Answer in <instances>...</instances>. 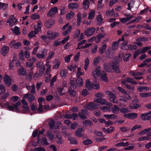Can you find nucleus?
<instances>
[{
    "label": "nucleus",
    "instance_id": "obj_5",
    "mask_svg": "<svg viewBox=\"0 0 151 151\" xmlns=\"http://www.w3.org/2000/svg\"><path fill=\"white\" fill-rule=\"evenodd\" d=\"M4 84L8 87H9L12 84L11 78L7 75H5L4 77Z\"/></svg>",
    "mask_w": 151,
    "mask_h": 151
},
{
    "label": "nucleus",
    "instance_id": "obj_12",
    "mask_svg": "<svg viewBox=\"0 0 151 151\" xmlns=\"http://www.w3.org/2000/svg\"><path fill=\"white\" fill-rule=\"evenodd\" d=\"M9 49L8 46L5 45L2 46L1 51V54L4 57L6 56L9 52Z\"/></svg>",
    "mask_w": 151,
    "mask_h": 151
},
{
    "label": "nucleus",
    "instance_id": "obj_42",
    "mask_svg": "<svg viewBox=\"0 0 151 151\" xmlns=\"http://www.w3.org/2000/svg\"><path fill=\"white\" fill-rule=\"evenodd\" d=\"M109 97V100L111 102L115 103H117L115 95H110Z\"/></svg>",
    "mask_w": 151,
    "mask_h": 151
},
{
    "label": "nucleus",
    "instance_id": "obj_33",
    "mask_svg": "<svg viewBox=\"0 0 151 151\" xmlns=\"http://www.w3.org/2000/svg\"><path fill=\"white\" fill-rule=\"evenodd\" d=\"M77 25L79 26L81 22V13H78L77 15Z\"/></svg>",
    "mask_w": 151,
    "mask_h": 151
},
{
    "label": "nucleus",
    "instance_id": "obj_48",
    "mask_svg": "<svg viewBox=\"0 0 151 151\" xmlns=\"http://www.w3.org/2000/svg\"><path fill=\"white\" fill-rule=\"evenodd\" d=\"M148 89V87L147 86H140L138 87L137 90L140 92L145 91Z\"/></svg>",
    "mask_w": 151,
    "mask_h": 151
},
{
    "label": "nucleus",
    "instance_id": "obj_34",
    "mask_svg": "<svg viewBox=\"0 0 151 151\" xmlns=\"http://www.w3.org/2000/svg\"><path fill=\"white\" fill-rule=\"evenodd\" d=\"M83 129L82 128H80L78 129L75 132L76 135L78 137H82L83 134H81Z\"/></svg>",
    "mask_w": 151,
    "mask_h": 151
},
{
    "label": "nucleus",
    "instance_id": "obj_58",
    "mask_svg": "<svg viewBox=\"0 0 151 151\" xmlns=\"http://www.w3.org/2000/svg\"><path fill=\"white\" fill-rule=\"evenodd\" d=\"M75 83L76 82H75L74 80H70V84L73 89H76L77 87V86L76 85Z\"/></svg>",
    "mask_w": 151,
    "mask_h": 151
},
{
    "label": "nucleus",
    "instance_id": "obj_24",
    "mask_svg": "<svg viewBox=\"0 0 151 151\" xmlns=\"http://www.w3.org/2000/svg\"><path fill=\"white\" fill-rule=\"evenodd\" d=\"M118 41L120 43V42H122L120 43V44L122 45L123 46L122 47H124L125 46L127 45L128 42L127 41H125L124 36H122L121 39H119Z\"/></svg>",
    "mask_w": 151,
    "mask_h": 151
},
{
    "label": "nucleus",
    "instance_id": "obj_41",
    "mask_svg": "<svg viewBox=\"0 0 151 151\" xmlns=\"http://www.w3.org/2000/svg\"><path fill=\"white\" fill-rule=\"evenodd\" d=\"M74 15V13L72 11H71L69 13L67 14L66 17L68 19H70L72 18Z\"/></svg>",
    "mask_w": 151,
    "mask_h": 151
},
{
    "label": "nucleus",
    "instance_id": "obj_63",
    "mask_svg": "<svg viewBox=\"0 0 151 151\" xmlns=\"http://www.w3.org/2000/svg\"><path fill=\"white\" fill-rule=\"evenodd\" d=\"M42 27V23L39 20L37 23V24L35 27L38 28V30H41Z\"/></svg>",
    "mask_w": 151,
    "mask_h": 151
},
{
    "label": "nucleus",
    "instance_id": "obj_55",
    "mask_svg": "<svg viewBox=\"0 0 151 151\" xmlns=\"http://www.w3.org/2000/svg\"><path fill=\"white\" fill-rule=\"evenodd\" d=\"M105 35V33L104 32L102 33H99L96 35V37L98 40H100L101 39L104 38Z\"/></svg>",
    "mask_w": 151,
    "mask_h": 151
},
{
    "label": "nucleus",
    "instance_id": "obj_23",
    "mask_svg": "<svg viewBox=\"0 0 151 151\" xmlns=\"http://www.w3.org/2000/svg\"><path fill=\"white\" fill-rule=\"evenodd\" d=\"M92 74L93 76L95 75L99 76L101 75V71L98 68H95L93 71Z\"/></svg>",
    "mask_w": 151,
    "mask_h": 151
},
{
    "label": "nucleus",
    "instance_id": "obj_45",
    "mask_svg": "<svg viewBox=\"0 0 151 151\" xmlns=\"http://www.w3.org/2000/svg\"><path fill=\"white\" fill-rule=\"evenodd\" d=\"M41 143L42 145H49L46 138L44 137H42L41 139Z\"/></svg>",
    "mask_w": 151,
    "mask_h": 151
},
{
    "label": "nucleus",
    "instance_id": "obj_43",
    "mask_svg": "<svg viewBox=\"0 0 151 151\" xmlns=\"http://www.w3.org/2000/svg\"><path fill=\"white\" fill-rule=\"evenodd\" d=\"M46 134L47 137L51 140H53L54 139V136L51 132H50L49 131H47L46 132Z\"/></svg>",
    "mask_w": 151,
    "mask_h": 151
},
{
    "label": "nucleus",
    "instance_id": "obj_60",
    "mask_svg": "<svg viewBox=\"0 0 151 151\" xmlns=\"http://www.w3.org/2000/svg\"><path fill=\"white\" fill-rule=\"evenodd\" d=\"M45 69V66H43V67H41V68H40L39 74L40 76H42L43 75Z\"/></svg>",
    "mask_w": 151,
    "mask_h": 151
},
{
    "label": "nucleus",
    "instance_id": "obj_51",
    "mask_svg": "<svg viewBox=\"0 0 151 151\" xmlns=\"http://www.w3.org/2000/svg\"><path fill=\"white\" fill-rule=\"evenodd\" d=\"M149 140L151 141V138L147 137L146 136L142 137L139 138L138 141Z\"/></svg>",
    "mask_w": 151,
    "mask_h": 151
},
{
    "label": "nucleus",
    "instance_id": "obj_13",
    "mask_svg": "<svg viewBox=\"0 0 151 151\" xmlns=\"http://www.w3.org/2000/svg\"><path fill=\"white\" fill-rule=\"evenodd\" d=\"M111 67L112 69L114 70L115 72L117 73H120V70L119 68V65L116 62H113V65Z\"/></svg>",
    "mask_w": 151,
    "mask_h": 151
},
{
    "label": "nucleus",
    "instance_id": "obj_40",
    "mask_svg": "<svg viewBox=\"0 0 151 151\" xmlns=\"http://www.w3.org/2000/svg\"><path fill=\"white\" fill-rule=\"evenodd\" d=\"M106 47V45H104L99 50V52L101 54H103L104 52Z\"/></svg>",
    "mask_w": 151,
    "mask_h": 151
},
{
    "label": "nucleus",
    "instance_id": "obj_54",
    "mask_svg": "<svg viewBox=\"0 0 151 151\" xmlns=\"http://www.w3.org/2000/svg\"><path fill=\"white\" fill-rule=\"evenodd\" d=\"M97 21L98 22V24L99 25H101L102 23V22L103 20V19L101 17V15H99L96 17Z\"/></svg>",
    "mask_w": 151,
    "mask_h": 151
},
{
    "label": "nucleus",
    "instance_id": "obj_18",
    "mask_svg": "<svg viewBox=\"0 0 151 151\" xmlns=\"http://www.w3.org/2000/svg\"><path fill=\"white\" fill-rule=\"evenodd\" d=\"M100 80L101 81L107 82L108 81V79L107 77V75L106 73L104 71H103L101 75Z\"/></svg>",
    "mask_w": 151,
    "mask_h": 151
},
{
    "label": "nucleus",
    "instance_id": "obj_44",
    "mask_svg": "<svg viewBox=\"0 0 151 151\" xmlns=\"http://www.w3.org/2000/svg\"><path fill=\"white\" fill-rule=\"evenodd\" d=\"M68 140L71 144L77 145L78 144L77 140L74 138L70 137L68 138Z\"/></svg>",
    "mask_w": 151,
    "mask_h": 151
},
{
    "label": "nucleus",
    "instance_id": "obj_62",
    "mask_svg": "<svg viewBox=\"0 0 151 151\" xmlns=\"http://www.w3.org/2000/svg\"><path fill=\"white\" fill-rule=\"evenodd\" d=\"M21 104V102L20 101H18L16 103L13 104L14 109H15L17 110H19V109L18 107Z\"/></svg>",
    "mask_w": 151,
    "mask_h": 151
},
{
    "label": "nucleus",
    "instance_id": "obj_50",
    "mask_svg": "<svg viewBox=\"0 0 151 151\" xmlns=\"http://www.w3.org/2000/svg\"><path fill=\"white\" fill-rule=\"evenodd\" d=\"M81 33L80 30L77 29L76 30L73 35V37L74 39H76L80 35Z\"/></svg>",
    "mask_w": 151,
    "mask_h": 151
},
{
    "label": "nucleus",
    "instance_id": "obj_17",
    "mask_svg": "<svg viewBox=\"0 0 151 151\" xmlns=\"http://www.w3.org/2000/svg\"><path fill=\"white\" fill-rule=\"evenodd\" d=\"M88 106L90 107L89 110H92L93 109H97L99 106V104H96L93 102H91L88 104Z\"/></svg>",
    "mask_w": 151,
    "mask_h": 151
},
{
    "label": "nucleus",
    "instance_id": "obj_36",
    "mask_svg": "<svg viewBox=\"0 0 151 151\" xmlns=\"http://www.w3.org/2000/svg\"><path fill=\"white\" fill-rule=\"evenodd\" d=\"M114 9H109L108 11L106 12V15L108 17H110L112 16L114 14Z\"/></svg>",
    "mask_w": 151,
    "mask_h": 151
},
{
    "label": "nucleus",
    "instance_id": "obj_64",
    "mask_svg": "<svg viewBox=\"0 0 151 151\" xmlns=\"http://www.w3.org/2000/svg\"><path fill=\"white\" fill-rule=\"evenodd\" d=\"M93 88L97 89L99 88L100 86L99 83L96 82H94L93 83Z\"/></svg>",
    "mask_w": 151,
    "mask_h": 151
},
{
    "label": "nucleus",
    "instance_id": "obj_20",
    "mask_svg": "<svg viewBox=\"0 0 151 151\" xmlns=\"http://www.w3.org/2000/svg\"><path fill=\"white\" fill-rule=\"evenodd\" d=\"M94 101L96 103H99L101 105L106 104V101L104 99L101 98L95 99Z\"/></svg>",
    "mask_w": 151,
    "mask_h": 151
},
{
    "label": "nucleus",
    "instance_id": "obj_47",
    "mask_svg": "<svg viewBox=\"0 0 151 151\" xmlns=\"http://www.w3.org/2000/svg\"><path fill=\"white\" fill-rule=\"evenodd\" d=\"M151 48L150 47H143L141 50H140V54L144 53L146 52L147 51L149 50Z\"/></svg>",
    "mask_w": 151,
    "mask_h": 151
},
{
    "label": "nucleus",
    "instance_id": "obj_59",
    "mask_svg": "<svg viewBox=\"0 0 151 151\" xmlns=\"http://www.w3.org/2000/svg\"><path fill=\"white\" fill-rule=\"evenodd\" d=\"M57 76H54L51 79L50 82V86H52L54 85V83L56 81Z\"/></svg>",
    "mask_w": 151,
    "mask_h": 151
},
{
    "label": "nucleus",
    "instance_id": "obj_25",
    "mask_svg": "<svg viewBox=\"0 0 151 151\" xmlns=\"http://www.w3.org/2000/svg\"><path fill=\"white\" fill-rule=\"evenodd\" d=\"M133 17V16H131L129 17L122 18L120 19V21L122 23H124L131 20Z\"/></svg>",
    "mask_w": 151,
    "mask_h": 151
},
{
    "label": "nucleus",
    "instance_id": "obj_30",
    "mask_svg": "<svg viewBox=\"0 0 151 151\" xmlns=\"http://www.w3.org/2000/svg\"><path fill=\"white\" fill-rule=\"evenodd\" d=\"M113 113L116 114L118 113L119 111V108L116 105H114L112 108Z\"/></svg>",
    "mask_w": 151,
    "mask_h": 151
},
{
    "label": "nucleus",
    "instance_id": "obj_9",
    "mask_svg": "<svg viewBox=\"0 0 151 151\" xmlns=\"http://www.w3.org/2000/svg\"><path fill=\"white\" fill-rule=\"evenodd\" d=\"M22 104H23L22 106V107L24 109L23 110V112L24 113H26L27 112H29V111L30 109L28 106L27 102L26 101L25 99H23L22 100Z\"/></svg>",
    "mask_w": 151,
    "mask_h": 151
},
{
    "label": "nucleus",
    "instance_id": "obj_7",
    "mask_svg": "<svg viewBox=\"0 0 151 151\" xmlns=\"http://www.w3.org/2000/svg\"><path fill=\"white\" fill-rule=\"evenodd\" d=\"M9 46L11 48H14L15 49H17L19 47H21V44L19 42H17L15 43V41L12 40L10 42Z\"/></svg>",
    "mask_w": 151,
    "mask_h": 151
},
{
    "label": "nucleus",
    "instance_id": "obj_6",
    "mask_svg": "<svg viewBox=\"0 0 151 151\" xmlns=\"http://www.w3.org/2000/svg\"><path fill=\"white\" fill-rule=\"evenodd\" d=\"M17 22V19H16L14 16L12 17V16L10 17L6 21V22L9 23V24L11 25H15Z\"/></svg>",
    "mask_w": 151,
    "mask_h": 151
},
{
    "label": "nucleus",
    "instance_id": "obj_52",
    "mask_svg": "<svg viewBox=\"0 0 151 151\" xmlns=\"http://www.w3.org/2000/svg\"><path fill=\"white\" fill-rule=\"evenodd\" d=\"M127 82L130 83L132 84L136 85L137 83L136 82L134 81L133 79L129 77L127 78Z\"/></svg>",
    "mask_w": 151,
    "mask_h": 151
},
{
    "label": "nucleus",
    "instance_id": "obj_32",
    "mask_svg": "<svg viewBox=\"0 0 151 151\" xmlns=\"http://www.w3.org/2000/svg\"><path fill=\"white\" fill-rule=\"evenodd\" d=\"M101 60V58L100 57H96L94 59L93 62V65L94 66H96L99 63L100 61Z\"/></svg>",
    "mask_w": 151,
    "mask_h": 151
},
{
    "label": "nucleus",
    "instance_id": "obj_61",
    "mask_svg": "<svg viewBox=\"0 0 151 151\" xmlns=\"http://www.w3.org/2000/svg\"><path fill=\"white\" fill-rule=\"evenodd\" d=\"M72 56V55L70 54V55H68L65 56V62L67 63H69L70 61V58Z\"/></svg>",
    "mask_w": 151,
    "mask_h": 151
},
{
    "label": "nucleus",
    "instance_id": "obj_8",
    "mask_svg": "<svg viewBox=\"0 0 151 151\" xmlns=\"http://www.w3.org/2000/svg\"><path fill=\"white\" fill-rule=\"evenodd\" d=\"M95 28L94 27H90L87 29L84 32L85 35L86 36H91L92 35L95 30Z\"/></svg>",
    "mask_w": 151,
    "mask_h": 151
},
{
    "label": "nucleus",
    "instance_id": "obj_16",
    "mask_svg": "<svg viewBox=\"0 0 151 151\" xmlns=\"http://www.w3.org/2000/svg\"><path fill=\"white\" fill-rule=\"evenodd\" d=\"M55 24V21L52 19H50L47 21H45V24L47 28H50Z\"/></svg>",
    "mask_w": 151,
    "mask_h": 151
},
{
    "label": "nucleus",
    "instance_id": "obj_3",
    "mask_svg": "<svg viewBox=\"0 0 151 151\" xmlns=\"http://www.w3.org/2000/svg\"><path fill=\"white\" fill-rule=\"evenodd\" d=\"M88 114V111L87 110L82 109L81 112L78 113L79 117L82 120H84L87 118L86 115Z\"/></svg>",
    "mask_w": 151,
    "mask_h": 151
},
{
    "label": "nucleus",
    "instance_id": "obj_57",
    "mask_svg": "<svg viewBox=\"0 0 151 151\" xmlns=\"http://www.w3.org/2000/svg\"><path fill=\"white\" fill-rule=\"evenodd\" d=\"M31 17L32 19L34 20L38 19H39L40 18L39 15L35 13L32 14L31 15Z\"/></svg>",
    "mask_w": 151,
    "mask_h": 151
},
{
    "label": "nucleus",
    "instance_id": "obj_26",
    "mask_svg": "<svg viewBox=\"0 0 151 151\" xmlns=\"http://www.w3.org/2000/svg\"><path fill=\"white\" fill-rule=\"evenodd\" d=\"M8 7V4L0 2V9L1 10H4Z\"/></svg>",
    "mask_w": 151,
    "mask_h": 151
},
{
    "label": "nucleus",
    "instance_id": "obj_49",
    "mask_svg": "<svg viewBox=\"0 0 151 151\" xmlns=\"http://www.w3.org/2000/svg\"><path fill=\"white\" fill-rule=\"evenodd\" d=\"M62 136L61 135H59V137L58 139L56 141V142L58 144H62L64 142V140H63L61 138Z\"/></svg>",
    "mask_w": 151,
    "mask_h": 151
},
{
    "label": "nucleus",
    "instance_id": "obj_4",
    "mask_svg": "<svg viewBox=\"0 0 151 151\" xmlns=\"http://www.w3.org/2000/svg\"><path fill=\"white\" fill-rule=\"evenodd\" d=\"M141 118L144 121L149 120L151 118V111L147 113L142 114L140 115Z\"/></svg>",
    "mask_w": 151,
    "mask_h": 151
},
{
    "label": "nucleus",
    "instance_id": "obj_21",
    "mask_svg": "<svg viewBox=\"0 0 151 151\" xmlns=\"http://www.w3.org/2000/svg\"><path fill=\"white\" fill-rule=\"evenodd\" d=\"M94 0H84L83 2V7L85 9H87L89 8L90 4L89 1H93Z\"/></svg>",
    "mask_w": 151,
    "mask_h": 151
},
{
    "label": "nucleus",
    "instance_id": "obj_22",
    "mask_svg": "<svg viewBox=\"0 0 151 151\" xmlns=\"http://www.w3.org/2000/svg\"><path fill=\"white\" fill-rule=\"evenodd\" d=\"M131 97L129 95H123L121 96L120 99L122 101H127V100L131 99Z\"/></svg>",
    "mask_w": 151,
    "mask_h": 151
},
{
    "label": "nucleus",
    "instance_id": "obj_53",
    "mask_svg": "<svg viewBox=\"0 0 151 151\" xmlns=\"http://www.w3.org/2000/svg\"><path fill=\"white\" fill-rule=\"evenodd\" d=\"M95 16V12L94 11H91L89 12L88 14V19H92L94 18Z\"/></svg>",
    "mask_w": 151,
    "mask_h": 151
},
{
    "label": "nucleus",
    "instance_id": "obj_28",
    "mask_svg": "<svg viewBox=\"0 0 151 151\" xmlns=\"http://www.w3.org/2000/svg\"><path fill=\"white\" fill-rule=\"evenodd\" d=\"M77 86H81L83 85V80L82 78L79 77H78L76 80Z\"/></svg>",
    "mask_w": 151,
    "mask_h": 151
},
{
    "label": "nucleus",
    "instance_id": "obj_10",
    "mask_svg": "<svg viewBox=\"0 0 151 151\" xmlns=\"http://www.w3.org/2000/svg\"><path fill=\"white\" fill-rule=\"evenodd\" d=\"M58 9L57 7H54L51 9L47 13V15L50 17H52L54 14L58 12Z\"/></svg>",
    "mask_w": 151,
    "mask_h": 151
},
{
    "label": "nucleus",
    "instance_id": "obj_27",
    "mask_svg": "<svg viewBox=\"0 0 151 151\" xmlns=\"http://www.w3.org/2000/svg\"><path fill=\"white\" fill-rule=\"evenodd\" d=\"M68 7L69 9H77L78 8L77 4L76 3H70L68 5Z\"/></svg>",
    "mask_w": 151,
    "mask_h": 151
},
{
    "label": "nucleus",
    "instance_id": "obj_1",
    "mask_svg": "<svg viewBox=\"0 0 151 151\" xmlns=\"http://www.w3.org/2000/svg\"><path fill=\"white\" fill-rule=\"evenodd\" d=\"M47 34L48 38L51 40L55 39L57 37H58L59 35V33L58 32H47Z\"/></svg>",
    "mask_w": 151,
    "mask_h": 151
},
{
    "label": "nucleus",
    "instance_id": "obj_38",
    "mask_svg": "<svg viewBox=\"0 0 151 151\" xmlns=\"http://www.w3.org/2000/svg\"><path fill=\"white\" fill-rule=\"evenodd\" d=\"M104 68L106 71L108 73H110L111 71V69L109 67L108 65L106 63H104Z\"/></svg>",
    "mask_w": 151,
    "mask_h": 151
},
{
    "label": "nucleus",
    "instance_id": "obj_29",
    "mask_svg": "<svg viewBox=\"0 0 151 151\" xmlns=\"http://www.w3.org/2000/svg\"><path fill=\"white\" fill-rule=\"evenodd\" d=\"M86 87L89 90H91L93 88V83L92 84L90 81H87L86 82Z\"/></svg>",
    "mask_w": 151,
    "mask_h": 151
},
{
    "label": "nucleus",
    "instance_id": "obj_15",
    "mask_svg": "<svg viewBox=\"0 0 151 151\" xmlns=\"http://www.w3.org/2000/svg\"><path fill=\"white\" fill-rule=\"evenodd\" d=\"M137 46L136 45H126L124 47H122V49L123 50H129L130 51H133L137 49Z\"/></svg>",
    "mask_w": 151,
    "mask_h": 151
},
{
    "label": "nucleus",
    "instance_id": "obj_39",
    "mask_svg": "<svg viewBox=\"0 0 151 151\" xmlns=\"http://www.w3.org/2000/svg\"><path fill=\"white\" fill-rule=\"evenodd\" d=\"M129 145V144L127 142H126L125 143L122 142L116 144L115 145L116 146L120 147L121 146L125 147L128 146Z\"/></svg>",
    "mask_w": 151,
    "mask_h": 151
},
{
    "label": "nucleus",
    "instance_id": "obj_37",
    "mask_svg": "<svg viewBox=\"0 0 151 151\" xmlns=\"http://www.w3.org/2000/svg\"><path fill=\"white\" fill-rule=\"evenodd\" d=\"M83 125L85 126L88 125L89 126H92L93 125L92 122L89 119H87L83 121Z\"/></svg>",
    "mask_w": 151,
    "mask_h": 151
},
{
    "label": "nucleus",
    "instance_id": "obj_11",
    "mask_svg": "<svg viewBox=\"0 0 151 151\" xmlns=\"http://www.w3.org/2000/svg\"><path fill=\"white\" fill-rule=\"evenodd\" d=\"M124 116L126 118H127L131 119H134L137 117V114L136 113H132L124 114Z\"/></svg>",
    "mask_w": 151,
    "mask_h": 151
},
{
    "label": "nucleus",
    "instance_id": "obj_31",
    "mask_svg": "<svg viewBox=\"0 0 151 151\" xmlns=\"http://www.w3.org/2000/svg\"><path fill=\"white\" fill-rule=\"evenodd\" d=\"M11 30L16 35H18L20 34V32H19V28L17 26L14 27V29H13L12 28Z\"/></svg>",
    "mask_w": 151,
    "mask_h": 151
},
{
    "label": "nucleus",
    "instance_id": "obj_56",
    "mask_svg": "<svg viewBox=\"0 0 151 151\" xmlns=\"http://www.w3.org/2000/svg\"><path fill=\"white\" fill-rule=\"evenodd\" d=\"M118 90L120 92L123 93L124 94H127V92L125 90L124 88H121V87L118 86L117 87Z\"/></svg>",
    "mask_w": 151,
    "mask_h": 151
},
{
    "label": "nucleus",
    "instance_id": "obj_35",
    "mask_svg": "<svg viewBox=\"0 0 151 151\" xmlns=\"http://www.w3.org/2000/svg\"><path fill=\"white\" fill-rule=\"evenodd\" d=\"M151 130V128H149L144 129L138 133V134L139 135H142L145 134L149 132Z\"/></svg>",
    "mask_w": 151,
    "mask_h": 151
},
{
    "label": "nucleus",
    "instance_id": "obj_2",
    "mask_svg": "<svg viewBox=\"0 0 151 151\" xmlns=\"http://www.w3.org/2000/svg\"><path fill=\"white\" fill-rule=\"evenodd\" d=\"M139 102V101L137 99H135L132 100V105L129 106L130 108L131 109H137L141 106L140 104H137Z\"/></svg>",
    "mask_w": 151,
    "mask_h": 151
},
{
    "label": "nucleus",
    "instance_id": "obj_46",
    "mask_svg": "<svg viewBox=\"0 0 151 151\" xmlns=\"http://www.w3.org/2000/svg\"><path fill=\"white\" fill-rule=\"evenodd\" d=\"M131 56V55L130 53L127 54L125 55L123 57V59L124 61L125 62H127Z\"/></svg>",
    "mask_w": 151,
    "mask_h": 151
},
{
    "label": "nucleus",
    "instance_id": "obj_19",
    "mask_svg": "<svg viewBox=\"0 0 151 151\" xmlns=\"http://www.w3.org/2000/svg\"><path fill=\"white\" fill-rule=\"evenodd\" d=\"M24 97L25 99H27L30 103H31L35 99V97L33 95H24Z\"/></svg>",
    "mask_w": 151,
    "mask_h": 151
},
{
    "label": "nucleus",
    "instance_id": "obj_14",
    "mask_svg": "<svg viewBox=\"0 0 151 151\" xmlns=\"http://www.w3.org/2000/svg\"><path fill=\"white\" fill-rule=\"evenodd\" d=\"M17 73L19 76H26L27 74L26 69L22 66L18 69Z\"/></svg>",
    "mask_w": 151,
    "mask_h": 151
}]
</instances>
